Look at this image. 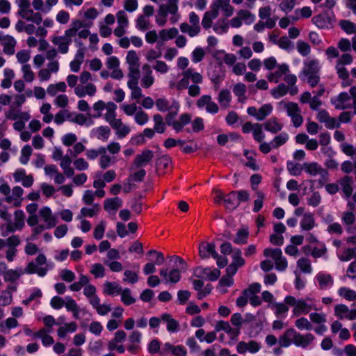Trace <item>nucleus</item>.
<instances>
[{"label": "nucleus", "instance_id": "f257e3e1", "mask_svg": "<svg viewBox=\"0 0 356 356\" xmlns=\"http://www.w3.org/2000/svg\"><path fill=\"white\" fill-rule=\"evenodd\" d=\"M180 76L181 79L177 82L175 81H169L170 89H175L179 92L187 89L188 95L192 97L200 95L201 89L199 85L203 83V76L200 73L191 67L181 71Z\"/></svg>", "mask_w": 356, "mask_h": 356}, {"label": "nucleus", "instance_id": "f03ea898", "mask_svg": "<svg viewBox=\"0 0 356 356\" xmlns=\"http://www.w3.org/2000/svg\"><path fill=\"white\" fill-rule=\"evenodd\" d=\"M284 302L288 305L293 307V314L295 316L307 314L312 310H318L315 304V300L309 297L305 299H296L292 296H287L284 298Z\"/></svg>", "mask_w": 356, "mask_h": 356}, {"label": "nucleus", "instance_id": "7ed1b4c3", "mask_svg": "<svg viewBox=\"0 0 356 356\" xmlns=\"http://www.w3.org/2000/svg\"><path fill=\"white\" fill-rule=\"evenodd\" d=\"M69 288L73 292L79 291L83 288V295L86 297L90 305L95 303L97 299L99 298L97 295L96 287L90 283V279L86 275L81 274L79 280L70 284Z\"/></svg>", "mask_w": 356, "mask_h": 356}, {"label": "nucleus", "instance_id": "20e7f679", "mask_svg": "<svg viewBox=\"0 0 356 356\" xmlns=\"http://www.w3.org/2000/svg\"><path fill=\"white\" fill-rule=\"evenodd\" d=\"M170 260H174L175 264L179 263L180 268L168 270L166 268H162L159 270V274L165 283L176 284L181 280V270H185L184 266L186 264L179 257H172Z\"/></svg>", "mask_w": 356, "mask_h": 356}, {"label": "nucleus", "instance_id": "39448f33", "mask_svg": "<svg viewBox=\"0 0 356 356\" xmlns=\"http://www.w3.org/2000/svg\"><path fill=\"white\" fill-rule=\"evenodd\" d=\"M19 6L17 14L24 20L40 25L42 23V16L38 12H34L30 8L29 0H17Z\"/></svg>", "mask_w": 356, "mask_h": 356}, {"label": "nucleus", "instance_id": "423d86ee", "mask_svg": "<svg viewBox=\"0 0 356 356\" xmlns=\"http://www.w3.org/2000/svg\"><path fill=\"white\" fill-rule=\"evenodd\" d=\"M279 104L291 118L293 127H299L302 124L303 117L301 115V109L297 103L282 101Z\"/></svg>", "mask_w": 356, "mask_h": 356}, {"label": "nucleus", "instance_id": "0eeeda50", "mask_svg": "<svg viewBox=\"0 0 356 356\" xmlns=\"http://www.w3.org/2000/svg\"><path fill=\"white\" fill-rule=\"evenodd\" d=\"M303 170L311 176H320L318 184L323 186L328 181V172L316 162L304 163Z\"/></svg>", "mask_w": 356, "mask_h": 356}, {"label": "nucleus", "instance_id": "6e6552de", "mask_svg": "<svg viewBox=\"0 0 356 356\" xmlns=\"http://www.w3.org/2000/svg\"><path fill=\"white\" fill-rule=\"evenodd\" d=\"M47 262V258L44 254H40L35 261L29 262L26 268L24 273L27 274L36 273L40 277H44L47 273V268L44 267Z\"/></svg>", "mask_w": 356, "mask_h": 356}, {"label": "nucleus", "instance_id": "1a4fd4ad", "mask_svg": "<svg viewBox=\"0 0 356 356\" xmlns=\"http://www.w3.org/2000/svg\"><path fill=\"white\" fill-rule=\"evenodd\" d=\"M264 255L266 257H271L274 260L275 268L277 270L283 271L287 268V261L286 258L282 256V252L280 249L266 248L264 250Z\"/></svg>", "mask_w": 356, "mask_h": 356}, {"label": "nucleus", "instance_id": "9d476101", "mask_svg": "<svg viewBox=\"0 0 356 356\" xmlns=\"http://www.w3.org/2000/svg\"><path fill=\"white\" fill-rule=\"evenodd\" d=\"M75 42L78 49L74 59L70 63V67L72 72H78L81 69V64L84 61L86 48L81 40H75Z\"/></svg>", "mask_w": 356, "mask_h": 356}, {"label": "nucleus", "instance_id": "9b49d317", "mask_svg": "<svg viewBox=\"0 0 356 356\" xmlns=\"http://www.w3.org/2000/svg\"><path fill=\"white\" fill-rule=\"evenodd\" d=\"M334 315L340 320H356V309H350L343 304H338L334 307Z\"/></svg>", "mask_w": 356, "mask_h": 356}, {"label": "nucleus", "instance_id": "f8f14e48", "mask_svg": "<svg viewBox=\"0 0 356 356\" xmlns=\"http://www.w3.org/2000/svg\"><path fill=\"white\" fill-rule=\"evenodd\" d=\"M273 111V106L270 104H265L259 109L254 106L248 107L247 113L248 115L254 117L257 120H264Z\"/></svg>", "mask_w": 356, "mask_h": 356}, {"label": "nucleus", "instance_id": "ddd939ff", "mask_svg": "<svg viewBox=\"0 0 356 356\" xmlns=\"http://www.w3.org/2000/svg\"><path fill=\"white\" fill-rule=\"evenodd\" d=\"M261 343L254 341L250 340L248 341H239L236 345V351L238 354H245L247 352L254 354L259 352L261 349Z\"/></svg>", "mask_w": 356, "mask_h": 356}, {"label": "nucleus", "instance_id": "4468645a", "mask_svg": "<svg viewBox=\"0 0 356 356\" xmlns=\"http://www.w3.org/2000/svg\"><path fill=\"white\" fill-rule=\"evenodd\" d=\"M321 70L318 60L316 59H309L304 62V67L300 72V76L307 77L310 76L318 75Z\"/></svg>", "mask_w": 356, "mask_h": 356}, {"label": "nucleus", "instance_id": "2eb2a0df", "mask_svg": "<svg viewBox=\"0 0 356 356\" xmlns=\"http://www.w3.org/2000/svg\"><path fill=\"white\" fill-rule=\"evenodd\" d=\"M106 65L108 70L112 71L111 73V78L117 80H120L123 78V72L120 69V60L116 56L107 58Z\"/></svg>", "mask_w": 356, "mask_h": 356}, {"label": "nucleus", "instance_id": "dca6fc26", "mask_svg": "<svg viewBox=\"0 0 356 356\" xmlns=\"http://www.w3.org/2000/svg\"><path fill=\"white\" fill-rule=\"evenodd\" d=\"M331 102L335 108L339 110L350 108L354 104L351 97L347 92L340 93L337 97L332 99Z\"/></svg>", "mask_w": 356, "mask_h": 356}, {"label": "nucleus", "instance_id": "f3484780", "mask_svg": "<svg viewBox=\"0 0 356 356\" xmlns=\"http://www.w3.org/2000/svg\"><path fill=\"white\" fill-rule=\"evenodd\" d=\"M197 106L200 108H204L206 111L211 114H216L219 111V107L216 102L212 100L210 95H203L197 101Z\"/></svg>", "mask_w": 356, "mask_h": 356}, {"label": "nucleus", "instance_id": "a211bd4d", "mask_svg": "<svg viewBox=\"0 0 356 356\" xmlns=\"http://www.w3.org/2000/svg\"><path fill=\"white\" fill-rule=\"evenodd\" d=\"M74 92L79 98H83L86 96L92 97L97 93V86L92 83L79 84L74 89Z\"/></svg>", "mask_w": 356, "mask_h": 356}, {"label": "nucleus", "instance_id": "6ab92c4d", "mask_svg": "<svg viewBox=\"0 0 356 356\" xmlns=\"http://www.w3.org/2000/svg\"><path fill=\"white\" fill-rule=\"evenodd\" d=\"M316 118L320 122L324 123L327 129L338 128L340 126V122H338L336 118L330 117L327 111L324 109L318 110Z\"/></svg>", "mask_w": 356, "mask_h": 356}, {"label": "nucleus", "instance_id": "aec40b11", "mask_svg": "<svg viewBox=\"0 0 356 356\" xmlns=\"http://www.w3.org/2000/svg\"><path fill=\"white\" fill-rule=\"evenodd\" d=\"M195 275L200 278L208 279L211 281H215L220 275V270L215 268L211 270L209 268L197 267L195 270Z\"/></svg>", "mask_w": 356, "mask_h": 356}, {"label": "nucleus", "instance_id": "412c9836", "mask_svg": "<svg viewBox=\"0 0 356 356\" xmlns=\"http://www.w3.org/2000/svg\"><path fill=\"white\" fill-rule=\"evenodd\" d=\"M51 42L57 47V51L62 54L68 53L69 47L72 43V40H68L63 35H54L51 38Z\"/></svg>", "mask_w": 356, "mask_h": 356}, {"label": "nucleus", "instance_id": "4be33fe9", "mask_svg": "<svg viewBox=\"0 0 356 356\" xmlns=\"http://www.w3.org/2000/svg\"><path fill=\"white\" fill-rule=\"evenodd\" d=\"M154 157V152L150 149H144L140 154L136 156L133 166L141 168L147 165Z\"/></svg>", "mask_w": 356, "mask_h": 356}, {"label": "nucleus", "instance_id": "5701e85b", "mask_svg": "<svg viewBox=\"0 0 356 356\" xmlns=\"http://www.w3.org/2000/svg\"><path fill=\"white\" fill-rule=\"evenodd\" d=\"M275 72H270L267 75V79L270 82L278 83L280 79L289 72V66L286 63L279 64L275 68Z\"/></svg>", "mask_w": 356, "mask_h": 356}, {"label": "nucleus", "instance_id": "b1692460", "mask_svg": "<svg viewBox=\"0 0 356 356\" xmlns=\"http://www.w3.org/2000/svg\"><path fill=\"white\" fill-rule=\"evenodd\" d=\"M24 193V190L20 186H15L12 189V193L10 196L6 197L5 201L7 203L12 204L14 207H20L23 199L22 196Z\"/></svg>", "mask_w": 356, "mask_h": 356}, {"label": "nucleus", "instance_id": "393cba45", "mask_svg": "<svg viewBox=\"0 0 356 356\" xmlns=\"http://www.w3.org/2000/svg\"><path fill=\"white\" fill-rule=\"evenodd\" d=\"M143 76L140 81L141 86L144 88H150L154 83V77L151 67L148 64H145L142 67Z\"/></svg>", "mask_w": 356, "mask_h": 356}, {"label": "nucleus", "instance_id": "a878e982", "mask_svg": "<svg viewBox=\"0 0 356 356\" xmlns=\"http://www.w3.org/2000/svg\"><path fill=\"white\" fill-rule=\"evenodd\" d=\"M178 3L179 0H168L166 4H161L170 13V15H172L170 18V22L172 24H176L179 19Z\"/></svg>", "mask_w": 356, "mask_h": 356}, {"label": "nucleus", "instance_id": "bb28decb", "mask_svg": "<svg viewBox=\"0 0 356 356\" xmlns=\"http://www.w3.org/2000/svg\"><path fill=\"white\" fill-rule=\"evenodd\" d=\"M211 6L218 11L221 9L226 17L232 16L234 11V7L230 5V0H217Z\"/></svg>", "mask_w": 356, "mask_h": 356}, {"label": "nucleus", "instance_id": "cd10ccee", "mask_svg": "<svg viewBox=\"0 0 356 356\" xmlns=\"http://www.w3.org/2000/svg\"><path fill=\"white\" fill-rule=\"evenodd\" d=\"M296 331L293 328L287 329L280 337L279 344L280 347L287 348L293 343Z\"/></svg>", "mask_w": 356, "mask_h": 356}, {"label": "nucleus", "instance_id": "c85d7f7f", "mask_svg": "<svg viewBox=\"0 0 356 356\" xmlns=\"http://www.w3.org/2000/svg\"><path fill=\"white\" fill-rule=\"evenodd\" d=\"M356 219L355 214L352 211H346L341 214V221L346 227L348 233L352 234L355 229L353 227Z\"/></svg>", "mask_w": 356, "mask_h": 356}, {"label": "nucleus", "instance_id": "c756f323", "mask_svg": "<svg viewBox=\"0 0 356 356\" xmlns=\"http://www.w3.org/2000/svg\"><path fill=\"white\" fill-rule=\"evenodd\" d=\"M314 340V336L311 333L301 334L296 332L293 344L302 348H307Z\"/></svg>", "mask_w": 356, "mask_h": 356}, {"label": "nucleus", "instance_id": "7c9ffc66", "mask_svg": "<svg viewBox=\"0 0 356 356\" xmlns=\"http://www.w3.org/2000/svg\"><path fill=\"white\" fill-rule=\"evenodd\" d=\"M219 15L218 10L211 6L209 10L204 13L202 19V25L204 29H209L213 26V21L216 19Z\"/></svg>", "mask_w": 356, "mask_h": 356}, {"label": "nucleus", "instance_id": "2f4dec72", "mask_svg": "<svg viewBox=\"0 0 356 356\" xmlns=\"http://www.w3.org/2000/svg\"><path fill=\"white\" fill-rule=\"evenodd\" d=\"M161 319L166 324L167 330L170 333L177 332L180 330L179 323L169 314H163Z\"/></svg>", "mask_w": 356, "mask_h": 356}, {"label": "nucleus", "instance_id": "473e14b6", "mask_svg": "<svg viewBox=\"0 0 356 356\" xmlns=\"http://www.w3.org/2000/svg\"><path fill=\"white\" fill-rule=\"evenodd\" d=\"M216 247L213 243L203 242L199 246V254L201 258L207 259L210 256L216 257Z\"/></svg>", "mask_w": 356, "mask_h": 356}, {"label": "nucleus", "instance_id": "72a5a7b5", "mask_svg": "<svg viewBox=\"0 0 356 356\" xmlns=\"http://www.w3.org/2000/svg\"><path fill=\"white\" fill-rule=\"evenodd\" d=\"M1 44L3 45V51L7 55H13L15 52L16 40L11 35H7L3 37Z\"/></svg>", "mask_w": 356, "mask_h": 356}, {"label": "nucleus", "instance_id": "f704fd0d", "mask_svg": "<svg viewBox=\"0 0 356 356\" xmlns=\"http://www.w3.org/2000/svg\"><path fill=\"white\" fill-rule=\"evenodd\" d=\"M316 280L318 282L319 289L322 290L330 288L334 284V279L330 274L319 273L316 275Z\"/></svg>", "mask_w": 356, "mask_h": 356}, {"label": "nucleus", "instance_id": "c9c22d12", "mask_svg": "<svg viewBox=\"0 0 356 356\" xmlns=\"http://www.w3.org/2000/svg\"><path fill=\"white\" fill-rule=\"evenodd\" d=\"M264 127L267 131L275 134L283 129L284 125L277 118L273 117L264 122Z\"/></svg>", "mask_w": 356, "mask_h": 356}, {"label": "nucleus", "instance_id": "e433bc0d", "mask_svg": "<svg viewBox=\"0 0 356 356\" xmlns=\"http://www.w3.org/2000/svg\"><path fill=\"white\" fill-rule=\"evenodd\" d=\"M312 22L318 28L325 29L332 26V19L328 13H323L314 17Z\"/></svg>", "mask_w": 356, "mask_h": 356}, {"label": "nucleus", "instance_id": "4c0bfd02", "mask_svg": "<svg viewBox=\"0 0 356 356\" xmlns=\"http://www.w3.org/2000/svg\"><path fill=\"white\" fill-rule=\"evenodd\" d=\"M111 127L115 131V134L118 138L126 137L131 131L130 127L124 124L121 119H118Z\"/></svg>", "mask_w": 356, "mask_h": 356}, {"label": "nucleus", "instance_id": "58836bf2", "mask_svg": "<svg viewBox=\"0 0 356 356\" xmlns=\"http://www.w3.org/2000/svg\"><path fill=\"white\" fill-rule=\"evenodd\" d=\"M300 227L303 231H309L316 226L314 216L312 213H305L300 222Z\"/></svg>", "mask_w": 356, "mask_h": 356}, {"label": "nucleus", "instance_id": "ea45409f", "mask_svg": "<svg viewBox=\"0 0 356 356\" xmlns=\"http://www.w3.org/2000/svg\"><path fill=\"white\" fill-rule=\"evenodd\" d=\"M91 133L97 139L106 142L111 135V129L107 126H100L93 129Z\"/></svg>", "mask_w": 356, "mask_h": 356}, {"label": "nucleus", "instance_id": "a19ab883", "mask_svg": "<svg viewBox=\"0 0 356 356\" xmlns=\"http://www.w3.org/2000/svg\"><path fill=\"white\" fill-rule=\"evenodd\" d=\"M122 287L115 282H105L103 284V293L107 296H117L121 293Z\"/></svg>", "mask_w": 356, "mask_h": 356}, {"label": "nucleus", "instance_id": "79ce46f5", "mask_svg": "<svg viewBox=\"0 0 356 356\" xmlns=\"http://www.w3.org/2000/svg\"><path fill=\"white\" fill-rule=\"evenodd\" d=\"M39 214L44 222L47 224L48 227H53L56 225L55 217L52 215V212L49 207L42 208L39 211Z\"/></svg>", "mask_w": 356, "mask_h": 356}, {"label": "nucleus", "instance_id": "37998d69", "mask_svg": "<svg viewBox=\"0 0 356 356\" xmlns=\"http://www.w3.org/2000/svg\"><path fill=\"white\" fill-rule=\"evenodd\" d=\"M339 183L346 197H350L353 191L352 187L353 184V178L350 176H345L339 181Z\"/></svg>", "mask_w": 356, "mask_h": 356}, {"label": "nucleus", "instance_id": "c03bdc74", "mask_svg": "<svg viewBox=\"0 0 356 356\" xmlns=\"http://www.w3.org/2000/svg\"><path fill=\"white\" fill-rule=\"evenodd\" d=\"M117 106L112 102L107 103L106 113L104 115L105 120L111 126L115 121L118 120L116 118Z\"/></svg>", "mask_w": 356, "mask_h": 356}, {"label": "nucleus", "instance_id": "a18cd8bd", "mask_svg": "<svg viewBox=\"0 0 356 356\" xmlns=\"http://www.w3.org/2000/svg\"><path fill=\"white\" fill-rule=\"evenodd\" d=\"M163 350L165 353H172L175 356H186V350L182 346H173L170 343L163 345Z\"/></svg>", "mask_w": 356, "mask_h": 356}, {"label": "nucleus", "instance_id": "49530a36", "mask_svg": "<svg viewBox=\"0 0 356 356\" xmlns=\"http://www.w3.org/2000/svg\"><path fill=\"white\" fill-rule=\"evenodd\" d=\"M122 205V201L119 197L108 198L104 200V208L107 211H116Z\"/></svg>", "mask_w": 356, "mask_h": 356}, {"label": "nucleus", "instance_id": "de8ad7c7", "mask_svg": "<svg viewBox=\"0 0 356 356\" xmlns=\"http://www.w3.org/2000/svg\"><path fill=\"white\" fill-rule=\"evenodd\" d=\"M233 92L237 97L238 101L241 103H244L247 97L245 93L247 91L246 86L243 83H238L233 86Z\"/></svg>", "mask_w": 356, "mask_h": 356}, {"label": "nucleus", "instance_id": "09e8293b", "mask_svg": "<svg viewBox=\"0 0 356 356\" xmlns=\"http://www.w3.org/2000/svg\"><path fill=\"white\" fill-rule=\"evenodd\" d=\"M113 163H114V159L107 154L106 147L102 146V152L99 159L100 168L102 169H106Z\"/></svg>", "mask_w": 356, "mask_h": 356}, {"label": "nucleus", "instance_id": "8fccbe9b", "mask_svg": "<svg viewBox=\"0 0 356 356\" xmlns=\"http://www.w3.org/2000/svg\"><path fill=\"white\" fill-rule=\"evenodd\" d=\"M229 27V22L226 18L218 19L212 26L213 31L218 34L227 33L228 31Z\"/></svg>", "mask_w": 356, "mask_h": 356}, {"label": "nucleus", "instance_id": "3c124183", "mask_svg": "<svg viewBox=\"0 0 356 356\" xmlns=\"http://www.w3.org/2000/svg\"><path fill=\"white\" fill-rule=\"evenodd\" d=\"M77 329V325L74 322L65 323L57 330V334L60 338H65L68 333L74 332Z\"/></svg>", "mask_w": 356, "mask_h": 356}, {"label": "nucleus", "instance_id": "603ef678", "mask_svg": "<svg viewBox=\"0 0 356 356\" xmlns=\"http://www.w3.org/2000/svg\"><path fill=\"white\" fill-rule=\"evenodd\" d=\"M64 305L67 311H70L73 313V316L75 318H79L80 309L74 299L70 296L66 297Z\"/></svg>", "mask_w": 356, "mask_h": 356}, {"label": "nucleus", "instance_id": "864d4df0", "mask_svg": "<svg viewBox=\"0 0 356 356\" xmlns=\"http://www.w3.org/2000/svg\"><path fill=\"white\" fill-rule=\"evenodd\" d=\"M100 210V206L98 204L92 205V208L83 207L80 211V214L78 216L79 219H82L83 217L92 218L98 214Z\"/></svg>", "mask_w": 356, "mask_h": 356}, {"label": "nucleus", "instance_id": "5fc2aeb1", "mask_svg": "<svg viewBox=\"0 0 356 356\" xmlns=\"http://www.w3.org/2000/svg\"><path fill=\"white\" fill-rule=\"evenodd\" d=\"M224 203L225 207L228 209H234L238 207V203L236 201V191H233L225 195L224 198Z\"/></svg>", "mask_w": 356, "mask_h": 356}, {"label": "nucleus", "instance_id": "6e6d98bb", "mask_svg": "<svg viewBox=\"0 0 356 356\" xmlns=\"http://www.w3.org/2000/svg\"><path fill=\"white\" fill-rule=\"evenodd\" d=\"M191 120V117L188 113H184L180 115L178 120H176L173 124L172 128L176 132H180L184 126L188 124Z\"/></svg>", "mask_w": 356, "mask_h": 356}, {"label": "nucleus", "instance_id": "4d7b16f0", "mask_svg": "<svg viewBox=\"0 0 356 356\" xmlns=\"http://www.w3.org/2000/svg\"><path fill=\"white\" fill-rule=\"evenodd\" d=\"M72 115V114L70 112V111L67 109H61L54 115V122L57 125H60L63 124L66 120L71 121Z\"/></svg>", "mask_w": 356, "mask_h": 356}, {"label": "nucleus", "instance_id": "13d9d810", "mask_svg": "<svg viewBox=\"0 0 356 356\" xmlns=\"http://www.w3.org/2000/svg\"><path fill=\"white\" fill-rule=\"evenodd\" d=\"M179 28L183 33L188 34L191 38H194L200 33V30L187 22L181 23Z\"/></svg>", "mask_w": 356, "mask_h": 356}, {"label": "nucleus", "instance_id": "bf43d9fd", "mask_svg": "<svg viewBox=\"0 0 356 356\" xmlns=\"http://www.w3.org/2000/svg\"><path fill=\"white\" fill-rule=\"evenodd\" d=\"M67 86L65 82H59L55 84H49L47 88V92L50 96H55L58 92L66 91Z\"/></svg>", "mask_w": 356, "mask_h": 356}, {"label": "nucleus", "instance_id": "052dcab7", "mask_svg": "<svg viewBox=\"0 0 356 356\" xmlns=\"http://www.w3.org/2000/svg\"><path fill=\"white\" fill-rule=\"evenodd\" d=\"M179 34V31L177 28L172 27L168 29H162L159 31V35L163 41L171 40L177 37Z\"/></svg>", "mask_w": 356, "mask_h": 356}, {"label": "nucleus", "instance_id": "680f3d73", "mask_svg": "<svg viewBox=\"0 0 356 356\" xmlns=\"http://www.w3.org/2000/svg\"><path fill=\"white\" fill-rule=\"evenodd\" d=\"M42 297V292L41 289L39 288H33L29 296L22 300V304L25 305H29L31 302L36 301L38 302H40V299Z\"/></svg>", "mask_w": 356, "mask_h": 356}, {"label": "nucleus", "instance_id": "e2e57ef3", "mask_svg": "<svg viewBox=\"0 0 356 356\" xmlns=\"http://www.w3.org/2000/svg\"><path fill=\"white\" fill-rule=\"evenodd\" d=\"M338 257L341 261H348L353 259H355L356 247L344 249L341 254H338Z\"/></svg>", "mask_w": 356, "mask_h": 356}, {"label": "nucleus", "instance_id": "0e129e2a", "mask_svg": "<svg viewBox=\"0 0 356 356\" xmlns=\"http://www.w3.org/2000/svg\"><path fill=\"white\" fill-rule=\"evenodd\" d=\"M23 273H25L24 270L23 271L22 269H10L5 272L3 278L6 282H15L17 280Z\"/></svg>", "mask_w": 356, "mask_h": 356}, {"label": "nucleus", "instance_id": "69168bd1", "mask_svg": "<svg viewBox=\"0 0 356 356\" xmlns=\"http://www.w3.org/2000/svg\"><path fill=\"white\" fill-rule=\"evenodd\" d=\"M289 90V86L284 83H280L277 87L271 90L270 93L274 98L279 99L286 95Z\"/></svg>", "mask_w": 356, "mask_h": 356}, {"label": "nucleus", "instance_id": "338daca9", "mask_svg": "<svg viewBox=\"0 0 356 356\" xmlns=\"http://www.w3.org/2000/svg\"><path fill=\"white\" fill-rule=\"evenodd\" d=\"M289 140V135L286 132L280 133L279 135L274 137L270 142L273 148H278L279 147L284 145Z\"/></svg>", "mask_w": 356, "mask_h": 356}, {"label": "nucleus", "instance_id": "774afa93", "mask_svg": "<svg viewBox=\"0 0 356 356\" xmlns=\"http://www.w3.org/2000/svg\"><path fill=\"white\" fill-rule=\"evenodd\" d=\"M339 26L347 34L356 33V24L346 19L339 22Z\"/></svg>", "mask_w": 356, "mask_h": 356}]
</instances>
